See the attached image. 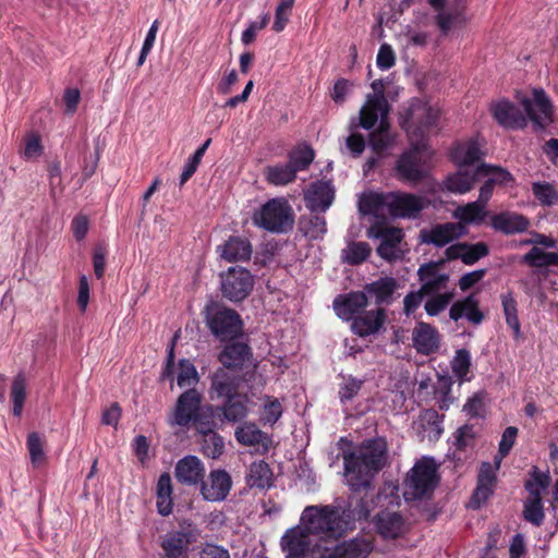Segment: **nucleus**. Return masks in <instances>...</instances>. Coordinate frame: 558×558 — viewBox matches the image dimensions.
<instances>
[{"label":"nucleus","instance_id":"1","mask_svg":"<svg viewBox=\"0 0 558 558\" xmlns=\"http://www.w3.org/2000/svg\"><path fill=\"white\" fill-rule=\"evenodd\" d=\"M343 525H295L287 531L281 545L294 558H366L373 546L364 539H352L331 547Z\"/></svg>","mask_w":558,"mask_h":558},{"label":"nucleus","instance_id":"40","mask_svg":"<svg viewBox=\"0 0 558 558\" xmlns=\"http://www.w3.org/2000/svg\"><path fill=\"white\" fill-rule=\"evenodd\" d=\"M272 472L264 461L253 462L250 465L246 482L251 487L265 488L270 486Z\"/></svg>","mask_w":558,"mask_h":558},{"label":"nucleus","instance_id":"10","mask_svg":"<svg viewBox=\"0 0 558 558\" xmlns=\"http://www.w3.org/2000/svg\"><path fill=\"white\" fill-rule=\"evenodd\" d=\"M221 367L243 374L248 372V377L255 375L256 364L252 359L251 348L246 343L235 342L226 345L218 355Z\"/></svg>","mask_w":558,"mask_h":558},{"label":"nucleus","instance_id":"18","mask_svg":"<svg viewBox=\"0 0 558 558\" xmlns=\"http://www.w3.org/2000/svg\"><path fill=\"white\" fill-rule=\"evenodd\" d=\"M387 312L378 306L375 310L364 311L351 323V330L359 337H368L379 333L387 322Z\"/></svg>","mask_w":558,"mask_h":558},{"label":"nucleus","instance_id":"57","mask_svg":"<svg viewBox=\"0 0 558 558\" xmlns=\"http://www.w3.org/2000/svg\"><path fill=\"white\" fill-rule=\"evenodd\" d=\"M294 4V0H280L279 4L276 8L275 22H274V31L279 33L284 29L287 23L289 22V16L292 11Z\"/></svg>","mask_w":558,"mask_h":558},{"label":"nucleus","instance_id":"11","mask_svg":"<svg viewBox=\"0 0 558 558\" xmlns=\"http://www.w3.org/2000/svg\"><path fill=\"white\" fill-rule=\"evenodd\" d=\"M251 378L248 377V372L240 374L225 367H218L210 375L209 397L211 400L233 397L238 395L236 391L240 384L248 381Z\"/></svg>","mask_w":558,"mask_h":558},{"label":"nucleus","instance_id":"62","mask_svg":"<svg viewBox=\"0 0 558 558\" xmlns=\"http://www.w3.org/2000/svg\"><path fill=\"white\" fill-rule=\"evenodd\" d=\"M158 28H159V22L156 20L153 22V24L150 25V27L146 34V37H145V40H144V44H143V47H142V50H141V53H140L138 60H137L138 66H141L145 63L147 56L151 51L155 40H156Z\"/></svg>","mask_w":558,"mask_h":558},{"label":"nucleus","instance_id":"49","mask_svg":"<svg viewBox=\"0 0 558 558\" xmlns=\"http://www.w3.org/2000/svg\"><path fill=\"white\" fill-rule=\"evenodd\" d=\"M26 399V379L23 374H19L14 377L11 387V400L13 403V414L21 416L24 402Z\"/></svg>","mask_w":558,"mask_h":558},{"label":"nucleus","instance_id":"39","mask_svg":"<svg viewBox=\"0 0 558 558\" xmlns=\"http://www.w3.org/2000/svg\"><path fill=\"white\" fill-rule=\"evenodd\" d=\"M264 174L266 181L275 186L287 185L292 183L296 178L295 169H293V166H290L289 162L267 166Z\"/></svg>","mask_w":558,"mask_h":558},{"label":"nucleus","instance_id":"16","mask_svg":"<svg viewBox=\"0 0 558 558\" xmlns=\"http://www.w3.org/2000/svg\"><path fill=\"white\" fill-rule=\"evenodd\" d=\"M368 306V298L364 291H353L344 295H338L332 307L339 318L351 323Z\"/></svg>","mask_w":558,"mask_h":558},{"label":"nucleus","instance_id":"41","mask_svg":"<svg viewBox=\"0 0 558 558\" xmlns=\"http://www.w3.org/2000/svg\"><path fill=\"white\" fill-rule=\"evenodd\" d=\"M484 209H485V205H483L480 201H475V202L469 203L464 206H459L454 210L453 216L462 225L477 222L484 218V216H485Z\"/></svg>","mask_w":558,"mask_h":558},{"label":"nucleus","instance_id":"19","mask_svg":"<svg viewBox=\"0 0 558 558\" xmlns=\"http://www.w3.org/2000/svg\"><path fill=\"white\" fill-rule=\"evenodd\" d=\"M206 469L203 461L196 456H185L180 459L174 468L177 481L186 486L201 485L205 477Z\"/></svg>","mask_w":558,"mask_h":558},{"label":"nucleus","instance_id":"35","mask_svg":"<svg viewBox=\"0 0 558 558\" xmlns=\"http://www.w3.org/2000/svg\"><path fill=\"white\" fill-rule=\"evenodd\" d=\"M398 288V282L392 277L379 278L376 281L367 283L363 291L366 295L375 298L377 305L389 304L392 301V295Z\"/></svg>","mask_w":558,"mask_h":558},{"label":"nucleus","instance_id":"48","mask_svg":"<svg viewBox=\"0 0 558 558\" xmlns=\"http://www.w3.org/2000/svg\"><path fill=\"white\" fill-rule=\"evenodd\" d=\"M523 260L534 267L556 266L558 265V254L533 247L523 256Z\"/></svg>","mask_w":558,"mask_h":558},{"label":"nucleus","instance_id":"59","mask_svg":"<svg viewBox=\"0 0 558 558\" xmlns=\"http://www.w3.org/2000/svg\"><path fill=\"white\" fill-rule=\"evenodd\" d=\"M524 519L531 523H539L544 518L542 499L527 498L523 510Z\"/></svg>","mask_w":558,"mask_h":558},{"label":"nucleus","instance_id":"64","mask_svg":"<svg viewBox=\"0 0 558 558\" xmlns=\"http://www.w3.org/2000/svg\"><path fill=\"white\" fill-rule=\"evenodd\" d=\"M396 58L391 47L387 44L380 46L377 54V66L381 70H388L395 64Z\"/></svg>","mask_w":558,"mask_h":558},{"label":"nucleus","instance_id":"4","mask_svg":"<svg viewBox=\"0 0 558 558\" xmlns=\"http://www.w3.org/2000/svg\"><path fill=\"white\" fill-rule=\"evenodd\" d=\"M429 205L423 196L411 193H363L359 201L360 210L364 215L396 218H416Z\"/></svg>","mask_w":558,"mask_h":558},{"label":"nucleus","instance_id":"20","mask_svg":"<svg viewBox=\"0 0 558 558\" xmlns=\"http://www.w3.org/2000/svg\"><path fill=\"white\" fill-rule=\"evenodd\" d=\"M465 233L466 228L461 222H446L436 225L428 231H422V240L424 243L442 247Z\"/></svg>","mask_w":558,"mask_h":558},{"label":"nucleus","instance_id":"21","mask_svg":"<svg viewBox=\"0 0 558 558\" xmlns=\"http://www.w3.org/2000/svg\"><path fill=\"white\" fill-rule=\"evenodd\" d=\"M418 280L421 282V290L426 295L442 293L448 291L447 284L449 282V275L441 272L435 263L422 265L417 270Z\"/></svg>","mask_w":558,"mask_h":558},{"label":"nucleus","instance_id":"26","mask_svg":"<svg viewBox=\"0 0 558 558\" xmlns=\"http://www.w3.org/2000/svg\"><path fill=\"white\" fill-rule=\"evenodd\" d=\"M306 207L311 211H326L335 198V190L328 181H317L305 192Z\"/></svg>","mask_w":558,"mask_h":558},{"label":"nucleus","instance_id":"36","mask_svg":"<svg viewBox=\"0 0 558 558\" xmlns=\"http://www.w3.org/2000/svg\"><path fill=\"white\" fill-rule=\"evenodd\" d=\"M529 225V220L524 216L515 213H501L492 218L493 228L505 234L523 232Z\"/></svg>","mask_w":558,"mask_h":558},{"label":"nucleus","instance_id":"3","mask_svg":"<svg viewBox=\"0 0 558 558\" xmlns=\"http://www.w3.org/2000/svg\"><path fill=\"white\" fill-rule=\"evenodd\" d=\"M343 461L345 477L352 489L367 488L388 462L387 442L381 437L367 439L353 451L344 453Z\"/></svg>","mask_w":558,"mask_h":558},{"label":"nucleus","instance_id":"17","mask_svg":"<svg viewBox=\"0 0 558 558\" xmlns=\"http://www.w3.org/2000/svg\"><path fill=\"white\" fill-rule=\"evenodd\" d=\"M521 104L538 128L544 129L553 121V106L542 89H534L533 99L523 98Z\"/></svg>","mask_w":558,"mask_h":558},{"label":"nucleus","instance_id":"30","mask_svg":"<svg viewBox=\"0 0 558 558\" xmlns=\"http://www.w3.org/2000/svg\"><path fill=\"white\" fill-rule=\"evenodd\" d=\"M445 254L449 260L461 259L465 265H473L488 255V246L483 242L474 244L461 242L447 247Z\"/></svg>","mask_w":558,"mask_h":558},{"label":"nucleus","instance_id":"8","mask_svg":"<svg viewBox=\"0 0 558 558\" xmlns=\"http://www.w3.org/2000/svg\"><path fill=\"white\" fill-rule=\"evenodd\" d=\"M205 319L211 333L220 341L234 339L242 332V319L234 310L215 305L207 308Z\"/></svg>","mask_w":558,"mask_h":558},{"label":"nucleus","instance_id":"15","mask_svg":"<svg viewBox=\"0 0 558 558\" xmlns=\"http://www.w3.org/2000/svg\"><path fill=\"white\" fill-rule=\"evenodd\" d=\"M232 487L230 474L221 469L209 472L207 480L201 484V494L207 501H221L227 498Z\"/></svg>","mask_w":558,"mask_h":558},{"label":"nucleus","instance_id":"24","mask_svg":"<svg viewBox=\"0 0 558 558\" xmlns=\"http://www.w3.org/2000/svg\"><path fill=\"white\" fill-rule=\"evenodd\" d=\"M483 143L477 138H471L457 143L451 151L453 162L458 168L474 169L484 155L482 151Z\"/></svg>","mask_w":558,"mask_h":558},{"label":"nucleus","instance_id":"28","mask_svg":"<svg viewBox=\"0 0 558 558\" xmlns=\"http://www.w3.org/2000/svg\"><path fill=\"white\" fill-rule=\"evenodd\" d=\"M239 444L247 447H256L259 453H267L271 447V439L253 423L239 426L234 433Z\"/></svg>","mask_w":558,"mask_h":558},{"label":"nucleus","instance_id":"23","mask_svg":"<svg viewBox=\"0 0 558 558\" xmlns=\"http://www.w3.org/2000/svg\"><path fill=\"white\" fill-rule=\"evenodd\" d=\"M412 341L417 353L429 355L438 351L440 335L430 324L418 322L412 331Z\"/></svg>","mask_w":558,"mask_h":558},{"label":"nucleus","instance_id":"60","mask_svg":"<svg viewBox=\"0 0 558 558\" xmlns=\"http://www.w3.org/2000/svg\"><path fill=\"white\" fill-rule=\"evenodd\" d=\"M196 425L198 433L208 435L209 433H214L216 427V423L213 420V408L208 407L206 411H199L196 415V418L192 421Z\"/></svg>","mask_w":558,"mask_h":558},{"label":"nucleus","instance_id":"29","mask_svg":"<svg viewBox=\"0 0 558 558\" xmlns=\"http://www.w3.org/2000/svg\"><path fill=\"white\" fill-rule=\"evenodd\" d=\"M495 483V468L488 462L483 463L478 472L477 486L472 495L470 507L473 509L480 508L493 494Z\"/></svg>","mask_w":558,"mask_h":558},{"label":"nucleus","instance_id":"32","mask_svg":"<svg viewBox=\"0 0 558 558\" xmlns=\"http://www.w3.org/2000/svg\"><path fill=\"white\" fill-rule=\"evenodd\" d=\"M378 118L374 121V123L369 126L368 130L374 128L378 123V128L376 131L372 132L369 135V146L372 149L377 153L381 154L383 151L390 148L393 144V136L389 131V122H388V114H384V112H380V117L375 113Z\"/></svg>","mask_w":558,"mask_h":558},{"label":"nucleus","instance_id":"52","mask_svg":"<svg viewBox=\"0 0 558 558\" xmlns=\"http://www.w3.org/2000/svg\"><path fill=\"white\" fill-rule=\"evenodd\" d=\"M363 386V380L353 376H343L342 383L339 385V399L342 404L350 402L357 396Z\"/></svg>","mask_w":558,"mask_h":558},{"label":"nucleus","instance_id":"51","mask_svg":"<svg viewBox=\"0 0 558 558\" xmlns=\"http://www.w3.org/2000/svg\"><path fill=\"white\" fill-rule=\"evenodd\" d=\"M301 230L310 239H319L326 231V220L323 216L314 215L301 220Z\"/></svg>","mask_w":558,"mask_h":558},{"label":"nucleus","instance_id":"34","mask_svg":"<svg viewBox=\"0 0 558 558\" xmlns=\"http://www.w3.org/2000/svg\"><path fill=\"white\" fill-rule=\"evenodd\" d=\"M478 180L476 167L473 170L459 168L457 172L447 177L445 186L451 193L465 194L473 189Z\"/></svg>","mask_w":558,"mask_h":558},{"label":"nucleus","instance_id":"42","mask_svg":"<svg viewBox=\"0 0 558 558\" xmlns=\"http://www.w3.org/2000/svg\"><path fill=\"white\" fill-rule=\"evenodd\" d=\"M530 475V480L525 483L529 498L542 499L543 492H545L550 484V476L547 472H541L536 468H533Z\"/></svg>","mask_w":558,"mask_h":558},{"label":"nucleus","instance_id":"33","mask_svg":"<svg viewBox=\"0 0 558 558\" xmlns=\"http://www.w3.org/2000/svg\"><path fill=\"white\" fill-rule=\"evenodd\" d=\"M449 316L454 322L465 317L474 325H480L484 318L483 313L478 310V302L474 295H469L453 303L450 307Z\"/></svg>","mask_w":558,"mask_h":558},{"label":"nucleus","instance_id":"55","mask_svg":"<svg viewBox=\"0 0 558 558\" xmlns=\"http://www.w3.org/2000/svg\"><path fill=\"white\" fill-rule=\"evenodd\" d=\"M282 415V405L280 401L272 397L264 398V405L262 411V421L265 424L274 425Z\"/></svg>","mask_w":558,"mask_h":558},{"label":"nucleus","instance_id":"6","mask_svg":"<svg viewBox=\"0 0 558 558\" xmlns=\"http://www.w3.org/2000/svg\"><path fill=\"white\" fill-rule=\"evenodd\" d=\"M439 464L432 457H422L407 472L402 483L408 501L428 499L439 484Z\"/></svg>","mask_w":558,"mask_h":558},{"label":"nucleus","instance_id":"43","mask_svg":"<svg viewBox=\"0 0 558 558\" xmlns=\"http://www.w3.org/2000/svg\"><path fill=\"white\" fill-rule=\"evenodd\" d=\"M476 173L480 180L488 179L495 185L507 184L512 180L511 174L507 170L487 163H478Z\"/></svg>","mask_w":558,"mask_h":558},{"label":"nucleus","instance_id":"12","mask_svg":"<svg viewBox=\"0 0 558 558\" xmlns=\"http://www.w3.org/2000/svg\"><path fill=\"white\" fill-rule=\"evenodd\" d=\"M203 396L196 389H187L177 400L172 414L169 417L171 426L189 427L202 410Z\"/></svg>","mask_w":558,"mask_h":558},{"label":"nucleus","instance_id":"53","mask_svg":"<svg viewBox=\"0 0 558 558\" xmlns=\"http://www.w3.org/2000/svg\"><path fill=\"white\" fill-rule=\"evenodd\" d=\"M471 366V354L466 349H459L451 361V369L460 381L466 379Z\"/></svg>","mask_w":558,"mask_h":558},{"label":"nucleus","instance_id":"22","mask_svg":"<svg viewBox=\"0 0 558 558\" xmlns=\"http://www.w3.org/2000/svg\"><path fill=\"white\" fill-rule=\"evenodd\" d=\"M369 236L380 239V244L377 247V253L380 257L387 260H393L402 254L401 243L403 232L399 228H385L373 234V229L369 230Z\"/></svg>","mask_w":558,"mask_h":558},{"label":"nucleus","instance_id":"37","mask_svg":"<svg viewBox=\"0 0 558 558\" xmlns=\"http://www.w3.org/2000/svg\"><path fill=\"white\" fill-rule=\"evenodd\" d=\"M247 402L246 396L235 395L227 398L226 403L222 407H218L217 411H220L223 418L228 422H239L247 415Z\"/></svg>","mask_w":558,"mask_h":558},{"label":"nucleus","instance_id":"44","mask_svg":"<svg viewBox=\"0 0 558 558\" xmlns=\"http://www.w3.org/2000/svg\"><path fill=\"white\" fill-rule=\"evenodd\" d=\"M371 254V246L366 242H351L342 250L341 258L350 265L364 262Z\"/></svg>","mask_w":558,"mask_h":558},{"label":"nucleus","instance_id":"38","mask_svg":"<svg viewBox=\"0 0 558 558\" xmlns=\"http://www.w3.org/2000/svg\"><path fill=\"white\" fill-rule=\"evenodd\" d=\"M157 509L161 515H168L172 511V483L169 473H162L156 486Z\"/></svg>","mask_w":558,"mask_h":558},{"label":"nucleus","instance_id":"63","mask_svg":"<svg viewBox=\"0 0 558 558\" xmlns=\"http://www.w3.org/2000/svg\"><path fill=\"white\" fill-rule=\"evenodd\" d=\"M426 294L420 289L408 293L403 299V312L407 316L413 314L422 304Z\"/></svg>","mask_w":558,"mask_h":558},{"label":"nucleus","instance_id":"50","mask_svg":"<svg viewBox=\"0 0 558 558\" xmlns=\"http://www.w3.org/2000/svg\"><path fill=\"white\" fill-rule=\"evenodd\" d=\"M314 150L310 146H298L289 154L288 162L290 166H293V169H295V172L298 173L299 171L307 169L314 160Z\"/></svg>","mask_w":558,"mask_h":558},{"label":"nucleus","instance_id":"47","mask_svg":"<svg viewBox=\"0 0 558 558\" xmlns=\"http://www.w3.org/2000/svg\"><path fill=\"white\" fill-rule=\"evenodd\" d=\"M424 304V310L428 316H437L444 312L451 303L454 296V290L444 291L442 293H436L428 295Z\"/></svg>","mask_w":558,"mask_h":558},{"label":"nucleus","instance_id":"31","mask_svg":"<svg viewBox=\"0 0 558 558\" xmlns=\"http://www.w3.org/2000/svg\"><path fill=\"white\" fill-rule=\"evenodd\" d=\"M220 257L229 263L247 260L252 255V245L248 240L232 236L217 247Z\"/></svg>","mask_w":558,"mask_h":558},{"label":"nucleus","instance_id":"46","mask_svg":"<svg viewBox=\"0 0 558 558\" xmlns=\"http://www.w3.org/2000/svg\"><path fill=\"white\" fill-rule=\"evenodd\" d=\"M501 304L506 323L513 330L514 337L519 338L521 336V328L518 318L517 301L511 293H504L501 294Z\"/></svg>","mask_w":558,"mask_h":558},{"label":"nucleus","instance_id":"61","mask_svg":"<svg viewBox=\"0 0 558 558\" xmlns=\"http://www.w3.org/2000/svg\"><path fill=\"white\" fill-rule=\"evenodd\" d=\"M518 435V428L513 426L507 427L501 436L500 442H499V456L500 458L496 461V469H498L500 460L505 458L513 447V444L515 441Z\"/></svg>","mask_w":558,"mask_h":558},{"label":"nucleus","instance_id":"45","mask_svg":"<svg viewBox=\"0 0 558 558\" xmlns=\"http://www.w3.org/2000/svg\"><path fill=\"white\" fill-rule=\"evenodd\" d=\"M199 376L196 367L189 360H180L179 373L177 376V384L182 389H195L194 387L198 384Z\"/></svg>","mask_w":558,"mask_h":558},{"label":"nucleus","instance_id":"14","mask_svg":"<svg viewBox=\"0 0 558 558\" xmlns=\"http://www.w3.org/2000/svg\"><path fill=\"white\" fill-rule=\"evenodd\" d=\"M373 94L367 95L365 104L360 110V125L363 129H369L374 123L377 113L380 117V112L389 114L390 106L386 99L383 90V82L377 80L372 83Z\"/></svg>","mask_w":558,"mask_h":558},{"label":"nucleus","instance_id":"27","mask_svg":"<svg viewBox=\"0 0 558 558\" xmlns=\"http://www.w3.org/2000/svg\"><path fill=\"white\" fill-rule=\"evenodd\" d=\"M489 110L498 124L504 128L520 129L526 124V119L522 112L508 100L501 99L493 102Z\"/></svg>","mask_w":558,"mask_h":558},{"label":"nucleus","instance_id":"25","mask_svg":"<svg viewBox=\"0 0 558 558\" xmlns=\"http://www.w3.org/2000/svg\"><path fill=\"white\" fill-rule=\"evenodd\" d=\"M413 429L421 440L436 441L444 432L442 418L436 410H425L413 422Z\"/></svg>","mask_w":558,"mask_h":558},{"label":"nucleus","instance_id":"56","mask_svg":"<svg viewBox=\"0 0 558 558\" xmlns=\"http://www.w3.org/2000/svg\"><path fill=\"white\" fill-rule=\"evenodd\" d=\"M27 449L29 452L31 461L34 465H39L45 459L44 440L36 432L27 436Z\"/></svg>","mask_w":558,"mask_h":558},{"label":"nucleus","instance_id":"9","mask_svg":"<svg viewBox=\"0 0 558 558\" xmlns=\"http://www.w3.org/2000/svg\"><path fill=\"white\" fill-rule=\"evenodd\" d=\"M254 287L252 274L240 266L229 267L220 274L222 295L231 302H240L250 295Z\"/></svg>","mask_w":558,"mask_h":558},{"label":"nucleus","instance_id":"54","mask_svg":"<svg viewBox=\"0 0 558 558\" xmlns=\"http://www.w3.org/2000/svg\"><path fill=\"white\" fill-rule=\"evenodd\" d=\"M223 449L225 442L220 435L214 432L204 436L202 450L206 457L217 459L222 454Z\"/></svg>","mask_w":558,"mask_h":558},{"label":"nucleus","instance_id":"13","mask_svg":"<svg viewBox=\"0 0 558 558\" xmlns=\"http://www.w3.org/2000/svg\"><path fill=\"white\" fill-rule=\"evenodd\" d=\"M197 536L190 525H181L180 530L166 534L161 542L166 558H187L189 547L197 541Z\"/></svg>","mask_w":558,"mask_h":558},{"label":"nucleus","instance_id":"58","mask_svg":"<svg viewBox=\"0 0 558 558\" xmlns=\"http://www.w3.org/2000/svg\"><path fill=\"white\" fill-rule=\"evenodd\" d=\"M532 191L543 205H553L558 201V194L549 183H534Z\"/></svg>","mask_w":558,"mask_h":558},{"label":"nucleus","instance_id":"5","mask_svg":"<svg viewBox=\"0 0 558 558\" xmlns=\"http://www.w3.org/2000/svg\"><path fill=\"white\" fill-rule=\"evenodd\" d=\"M369 509L362 499H336L330 505L307 506L299 523H350L367 520Z\"/></svg>","mask_w":558,"mask_h":558},{"label":"nucleus","instance_id":"2","mask_svg":"<svg viewBox=\"0 0 558 558\" xmlns=\"http://www.w3.org/2000/svg\"><path fill=\"white\" fill-rule=\"evenodd\" d=\"M439 116L436 106L422 99H413L401 113L400 124L411 141V148L397 162V172L402 180L416 183L427 175L432 153L424 138L436 128Z\"/></svg>","mask_w":558,"mask_h":558},{"label":"nucleus","instance_id":"7","mask_svg":"<svg viewBox=\"0 0 558 558\" xmlns=\"http://www.w3.org/2000/svg\"><path fill=\"white\" fill-rule=\"evenodd\" d=\"M253 223L272 233H286L293 228L294 213L283 197H275L256 209L252 216Z\"/></svg>","mask_w":558,"mask_h":558}]
</instances>
